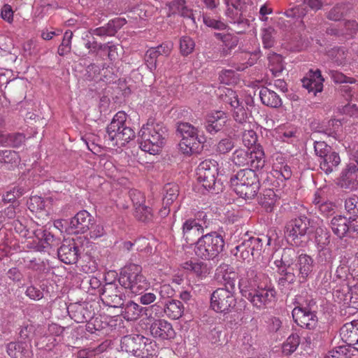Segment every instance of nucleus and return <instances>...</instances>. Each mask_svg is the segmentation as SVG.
<instances>
[{
    "label": "nucleus",
    "instance_id": "1",
    "mask_svg": "<svg viewBox=\"0 0 358 358\" xmlns=\"http://www.w3.org/2000/svg\"><path fill=\"white\" fill-rule=\"evenodd\" d=\"M238 288L241 295L257 310L271 308L276 301L277 292L270 278L255 266L241 274Z\"/></svg>",
    "mask_w": 358,
    "mask_h": 358
},
{
    "label": "nucleus",
    "instance_id": "2",
    "mask_svg": "<svg viewBox=\"0 0 358 358\" xmlns=\"http://www.w3.org/2000/svg\"><path fill=\"white\" fill-rule=\"evenodd\" d=\"M54 236L36 222L27 220L24 224V247L36 251H44L53 245Z\"/></svg>",
    "mask_w": 358,
    "mask_h": 358
},
{
    "label": "nucleus",
    "instance_id": "3",
    "mask_svg": "<svg viewBox=\"0 0 358 358\" xmlns=\"http://www.w3.org/2000/svg\"><path fill=\"white\" fill-rule=\"evenodd\" d=\"M231 187L241 198L254 199L259 189V181L255 169H245L238 171L230 179Z\"/></svg>",
    "mask_w": 358,
    "mask_h": 358
},
{
    "label": "nucleus",
    "instance_id": "4",
    "mask_svg": "<svg viewBox=\"0 0 358 358\" xmlns=\"http://www.w3.org/2000/svg\"><path fill=\"white\" fill-rule=\"evenodd\" d=\"M127 115L117 112L106 128L108 141L113 146L122 147L135 137L134 131L127 125Z\"/></svg>",
    "mask_w": 358,
    "mask_h": 358
},
{
    "label": "nucleus",
    "instance_id": "5",
    "mask_svg": "<svg viewBox=\"0 0 358 358\" xmlns=\"http://www.w3.org/2000/svg\"><path fill=\"white\" fill-rule=\"evenodd\" d=\"M118 281L122 288L135 295L141 294L150 287L149 281L142 274L141 266L134 264L122 270Z\"/></svg>",
    "mask_w": 358,
    "mask_h": 358
},
{
    "label": "nucleus",
    "instance_id": "6",
    "mask_svg": "<svg viewBox=\"0 0 358 358\" xmlns=\"http://www.w3.org/2000/svg\"><path fill=\"white\" fill-rule=\"evenodd\" d=\"M165 132L157 123H147L140 130V148L152 155L157 154L165 143Z\"/></svg>",
    "mask_w": 358,
    "mask_h": 358
},
{
    "label": "nucleus",
    "instance_id": "7",
    "mask_svg": "<svg viewBox=\"0 0 358 358\" xmlns=\"http://www.w3.org/2000/svg\"><path fill=\"white\" fill-rule=\"evenodd\" d=\"M224 240L215 231L201 236L195 243L194 252L203 260L213 259L223 250Z\"/></svg>",
    "mask_w": 358,
    "mask_h": 358
},
{
    "label": "nucleus",
    "instance_id": "8",
    "mask_svg": "<svg viewBox=\"0 0 358 358\" xmlns=\"http://www.w3.org/2000/svg\"><path fill=\"white\" fill-rule=\"evenodd\" d=\"M351 281L337 285L333 292L334 297L338 302H343L355 309L358 308V268L352 270Z\"/></svg>",
    "mask_w": 358,
    "mask_h": 358
},
{
    "label": "nucleus",
    "instance_id": "9",
    "mask_svg": "<svg viewBox=\"0 0 358 358\" xmlns=\"http://www.w3.org/2000/svg\"><path fill=\"white\" fill-rule=\"evenodd\" d=\"M231 159L237 166H249L252 170L262 169L265 164L264 152L259 148L254 150L238 148L233 152Z\"/></svg>",
    "mask_w": 358,
    "mask_h": 358
},
{
    "label": "nucleus",
    "instance_id": "10",
    "mask_svg": "<svg viewBox=\"0 0 358 358\" xmlns=\"http://www.w3.org/2000/svg\"><path fill=\"white\" fill-rule=\"evenodd\" d=\"M217 94L224 103L230 106L231 110H233V117L236 122L243 123L245 121L246 111L235 91L222 87L218 88Z\"/></svg>",
    "mask_w": 358,
    "mask_h": 358
},
{
    "label": "nucleus",
    "instance_id": "11",
    "mask_svg": "<svg viewBox=\"0 0 358 358\" xmlns=\"http://www.w3.org/2000/svg\"><path fill=\"white\" fill-rule=\"evenodd\" d=\"M236 303V292L225 288H217L210 296V307L217 313H227Z\"/></svg>",
    "mask_w": 358,
    "mask_h": 358
},
{
    "label": "nucleus",
    "instance_id": "12",
    "mask_svg": "<svg viewBox=\"0 0 358 358\" xmlns=\"http://www.w3.org/2000/svg\"><path fill=\"white\" fill-rule=\"evenodd\" d=\"M218 164L213 159H206L201 162L197 168L198 182L206 189H211L215 185Z\"/></svg>",
    "mask_w": 358,
    "mask_h": 358
},
{
    "label": "nucleus",
    "instance_id": "13",
    "mask_svg": "<svg viewBox=\"0 0 358 358\" xmlns=\"http://www.w3.org/2000/svg\"><path fill=\"white\" fill-rule=\"evenodd\" d=\"M124 297L125 295L122 292L121 288L113 282H106L101 294L103 303L113 308L121 307Z\"/></svg>",
    "mask_w": 358,
    "mask_h": 358
},
{
    "label": "nucleus",
    "instance_id": "14",
    "mask_svg": "<svg viewBox=\"0 0 358 358\" xmlns=\"http://www.w3.org/2000/svg\"><path fill=\"white\" fill-rule=\"evenodd\" d=\"M310 224V220L306 217L295 218L287 224V235L294 242L293 244L296 245L299 244V238L308 233Z\"/></svg>",
    "mask_w": 358,
    "mask_h": 358
},
{
    "label": "nucleus",
    "instance_id": "15",
    "mask_svg": "<svg viewBox=\"0 0 358 358\" xmlns=\"http://www.w3.org/2000/svg\"><path fill=\"white\" fill-rule=\"evenodd\" d=\"M292 317L299 326L308 329H315L317 324L315 313L306 307H295L292 310Z\"/></svg>",
    "mask_w": 358,
    "mask_h": 358
},
{
    "label": "nucleus",
    "instance_id": "16",
    "mask_svg": "<svg viewBox=\"0 0 358 358\" xmlns=\"http://www.w3.org/2000/svg\"><path fill=\"white\" fill-rule=\"evenodd\" d=\"M94 219L87 210H83L71 218L69 229L72 233L83 234L88 231Z\"/></svg>",
    "mask_w": 358,
    "mask_h": 358
},
{
    "label": "nucleus",
    "instance_id": "17",
    "mask_svg": "<svg viewBox=\"0 0 358 358\" xmlns=\"http://www.w3.org/2000/svg\"><path fill=\"white\" fill-rule=\"evenodd\" d=\"M144 336L139 334H131L124 336L121 340V349L135 357L141 358Z\"/></svg>",
    "mask_w": 358,
    "mask_h": 358
},
{
    "label": "nucleus",
    "instance_id": "18",
    "mask_svg": "<svg viewBox=\"0 0 358 358\" xmlns=\"http://www.w3.org/2000/svg\"><path fill=\"white\" fill-rule=\"evenodd\" d=\"M238 274L229 266H220L216 273V280L223 285L221 288L236 292V282Z\"/></svg>",
    "mask_w": 358,
    "mask_h": 358
},
{
    "label": "nucleus",
    "instance_id": "19",
    "mask_svg": "<svg viewBox=\"0 0 358 358\" xmlns=\"http://www.w3.org/2000/svg\"><path fill=\"white\" fill-rule=\"evenodd\" d=\"M150 329L153 337L161 340L171 339L175 336V331L171 324L165 320L154 321Z\"/></svg>",
    "mask_w": 358,
    "mask_h": 358
},
{
    "label": "nucleus",
    "instance_id": "20",
    "mask_svg": "<svg viewBox=\"0 0 358 358\" xmlns=\"http://www.w3.org/2000/svg\"><path fill=\"white\" fill-rule=\"evenodd\" d=\"M324 78L321 75L320 70L310 71L306 77L302 79V85L309 93L312 92L315 96L317 92H320L323 89Z\"/></svg>",
    "mask_w": 358,
    "mask_h": 358
},
{
    "label": "nucleus",
    "instance_id": "21",
    "mask_svg": "<svg viewBox=\"0 0 358 358\" xmlns=\"http://www.w3.org/2000/svg\"><path fill=\"white\" fill-rule=\"evenodd\" d=\"M342 340L350 346H355L358 350V321L345 324L340 332Z\"/></svg>",
    "mask_w": 358,
    "mask_h": 358
},
{
    "label": "nucleus",
    "instance_id": "22",
    "mask_svg": "<svg viewBox=\"0 0 358 358\" xmlns=\"http://www.w3.org/2000/svg\"><path fill=\"white\" fill-rule=\"evenodd\" d=\"M57 253L59 259L66 264H75L78 259V249L73 241L63 243Z\"/></svg>",
    "mask_w": 358,
    "mask_h": 358
},
{
    "label": "nucleus",
    "instance_id": "23",
    "mask_svg": "<svg viewBox=\"0 0 358 358\" xmlns=\"http://www.w3.org/2000/svg\"><path fill=\"white\" fill-rule=\"evenodd\" d=\"M295 267L299 272V278L305 281L313 271L314 261L310 256L301 254L296 260Z\"/></svg>",
    "mask_w": 358,
    "mask_h": 358
},
{
    "label": "nucleus",
    "instance_id": "24",
    "mask_svg": "<svg viewBox=\"0 0 358 358\" xmlns=\"http://www.w3.org/2000/svg\"><path fill=\"white\" fill-rule=\"evenodd\" d=\"M182 236L187 243L194 241L203 233V227L194 219H188L182 224Z\"/></svg>",
    "mask_w": 358,
    "mask_h": 358
},
{
    "label": "nucleus",
    "instance_id": "25",
    "mask_svg": "<svg viewBox=\"0 0 358 358\" xmlns=\"http://www.w3.org/2000/svg\"><path fill=\"white\" fill-rule=\"evenodd\" d=\"M227 122V117L222 111H215L208 116L206 129L210 134L222 130Z\"/></svg>",
    "mask_w": 358,
    "mask_h": 358
},
{
    "label": "nucleus",
    "instance_id": "26",
    "mask_svg": "<svg viewBox=\"0 0 358 358\" xmlns=\"http://www.w3.org/2000/svg\"><path fill=\"white\" fill-rule=\"evenodd\" d=\"M339 185L343 188L356 189L358 187V168L355 166H349L343 173Z\"/></svg>",
    "mask_w": 358,
    "mask_h": 358
},
{
    "label": "nucleus",
    "instance_id": "27",
    "mask_svg": "<svg viewBox=\"0 0 358 358\" xmlns=\"http://www.w3.org/2000/svg\"><path fill=\"white\" fill-rule=\"evenodd\" d=\"M320 169L327 174L336 171L341 163L339 155L336 152H331L319 160Z\"/></svg>",
    "mask_w": 358,
    "mask_h": 358
},
{
    "label": "nucleus",
    "instance_id": "28",
    "mask_svg": "<svg viewBox=\"0 0 358 358\" xmlns=\"http://www.w3.org/2000/svg\"><path fill=\"white\" fill-rule=\"evenodd\" d=\"M164 191L166 194L163 199V204L165 207L163 210H160V213L162 216L167 215L169 213V209L167 206L171 205L178 196L179 194V187L175 183H168L164 187Z\"/></svg>",
    "mask_w": 358,
    "mask_h": 358
},
{
    "label": "nucleus",
    "instance_id": "29",
    "mask_svg": "<svg viewBox=\"0 0 358 358\" xmlns=\"http://www.w3.org/2000/svg\"><path fill=\"white\" fill-rule=\"evenodd\" d=\"M201 141L199 138H184L179 143V149L184 155L190 156L199 153L201 150Z\"/></svg>",
    "mask_w": 358,
    "mask_h": 358
},
{
    "label": "nucleus",
    "instance_id": "30",
    "mask_svg": "<svg viewBox=\"0 0 358 358\" xmlns=\"http://www.w3.org/2000/svg\"><path fill=\"white\" fill-rule=\"evenodd\" d=\"M182 267L195 274L198 278L203 279L210 273V268L207 264L202 262L187 261L182 264Z\"/></svg>",
    "mask_w": 358,
    "mask_h": 358
},
{
    "label": "nucleus",
    "instance_id": "31",
    "mask_svg": "<svg viewBox=\"0 0 358 358\" xmlns=\"http://www.w3.org/2000/svg\"><path fill=\"white\" fill-rule=\"evenodd\" d=\"M349 220L343 215H336L331 220V228L335 235L344 237L349 231Z\"/></svg>",
    "mask_w": 358,
    "mask_h": 358
},
{
    "label": "nucleus",
    "instance_id": "32",
    "mask_svg": "<svg viewBox=\"0 0 358 358\" xmlns=\"http://www.w3.org/2000/svg\"><path fill=\"white\" fill-rule=\"evenodd\" d=\"M259 97L262 103L267 106L278 108L282 104L280 96L274 91L267 87H262L260 90Z\"/></svg>",
    "mask_w": 358,
    "mask_h": 358
},
{
    "label": "nucleus",
    "instance_id": "33",
    "mask_svg": "<svg viewBox=\"0 0 358 358\" xmlns=\"http://www.w3.org/2000/svg\"><path fill=\"white\" fill-rule=\"evenodd\" d=\"M184 306L180 301L171 300L169 301L164 308V313L168 317L172 320L179 319L183 314Z\"/></svg>",
    "mask_w": 358,
    "mask_h": 358
},
{
    "label": "nucleus",
    "instance_id": "34",
    "mask_svg": "<svg viewBox=\"0 0 358 358\" xmlns=\"http://www.w3.org/2000/svg\"><path fill=\"white\" fill-rule=\"evenodd\" d=\"M142 311V308L133 301L128 302L124 307H122L121 313L124 318L128 321L137 320Z\"/></svg>",
    "mask_w": 358,
    "mask_h": 358
},
{
    "label": "nucleus",
    "instance_id": "35",
    "mask_svg": "<svg viewBox=\"0 0 358 358\" xmlns=\"http://www.w3.org/2000/svg\"><path fill=\"white\" fill-rule=\"evenodd\" d=\"M251 241L250 238L243 240L241 243L236 245L234 249L232 250L231 252L238 259L245 260L252 256V249L250 248Z\"/></svg>",
    "mask_w": 358,
    "mask_h": 358
},
{
    "label": "nucleus",
    "instance_id": "36",
    "mask_svg": "<svg viewBox=\"0 0 358 358\" xmlns=\"http://www.w3.org/2000/svg\"><path fill=\"white\" fill-rule=\"evenodd\" d=\"M277 201V196L274 191L269 189L264 191L262 196L260 198L259 204L267 211H273L275 203Z\"/></svg>",
    "mask_w": 358,
    "mask_h": 358
},
{
    "label": "nucleus",
    "instance_id": "37",
    "mask_svg": "<svg viewBox=\"0 0 358 358\" xmlns=\"http://www.w3.org/2000/svg\"><path fill=\"white\" fill-rule=\"evenodd\" d=\"M268 68L274 76H278L283 70L282 57L280 55L272 53L268 55Z\"/></svg>",
    "mask_w": 358,
    "mask_h": 358
},
{
    "label": "nucleus",
    "instance_id": "38",
    "mask_svg": "<svg viewBox=\"0 0 358 358\" xmlns=\"http://www.w3.org/2000/svg\"><path fill=\"white\" fill-rule=\"evenodd\" d=\"M300 343V337L297 334H292L284 342L282 350L285 355H289L296 351Z\"/></svg>",
    "mask_w": 358,
    "mask_h": 358
},
{
    "label": "nucleus",
    "instance_id": "39",
    "mask_svg": "<svg viewBox=\"0 0 358 358\" xmlns=\"http://www.w3.org/2000/svg\"><path fill=\"white\" fill-rule=\"evenodd\" d=\"M22 136L20 134L15 135H8V134L0 131V145H11L13 147H19L21 145Z\"/></svg>",
    "mask_w": 358,
    "mask_h": 358
},
{
    "label": "nucleus",
    "instance_id": "40",
    "mask_svg": "<svg viewBox=\"0 0 358 358\" xmlns=\"http://www.w3.org/2000/svg\"><path fill=\"white\" fill-rule=\"evenodd\" d=\"M178 131L181 134L182 138H199L197 128L188 122L179 123L178 125Z\"/></svg>",
    "mask_w": 358,
    "mask_h": 358
},
{
    "label": "nucleus",
    "instance_id": "41",
    "mask_svg": "<svg viewBox=\"0 0 358 358\" xmlns=\"http://www.w3.org/2000/svg\"><path fill=\"white\" fill-rule=\"evenodd\" d=\"M73 36V32L71 30H66L64 32L62 43L59 46L57 50V52L60 56H64L71 52Z\"/></svg>",
    "mask_w": 358,
    "mask_h": 358
},
{
    "label": "nucleus",
    "instance_id": "42",
    "mask_svg": "<svg viewBox=\"0 0 358 358\" xmlns=\"http://www.w3.org/2000/svg\"><path fill=\"white\" fill-rule=\"evenodd\" d=\"M315 242L321 249H323L329 243L330 235L327 229L321 227L316 229Z\"/></svg>",
    "mask_w": 358,
    "mask_h": 358
},
{
    "label": "nucleus",
    "instance_id": "43",
    "mask_svg": "<svg viewBox=\"0 0 358 358\" xmlns=\"http://www.w3.org/2000/svg\"><path fill=\"white\" fill-rule=\"evenodd\" d=\"M347 9L345 4L338 3L334 6L328 13L327 17L329 20L338 21L343 18L346 13Z\"/></svg>",
    "mask_w": 358,
    "mask_h": 358
},
{
    "label": "nucleus",
    "instance_id": "44",
    "mask_svg": "<svg viewBox=\"0 0 358 358\" xmlns=\"http://www.w3.org/2000/svg\"><path fill=\"white\" fill-rule=\"evenodd\" d=\"M275 31L273 28L269 27L262 30V43L265 48H272L275 44Z\"/></svg>",
    "mask_w": 358,
    "mask_h": 358
},
{
    "label": "nucleus",
    "instance_id": "45",
    "mask_svg": "<svg viewBox=\"0 0 358 358\" xmlns=\"http://www.w3.org/2000/svg\"><path fill=\"white\" fill-rule=\"evenodd\" d=\"M157 344L150 338L144 336L143 346L142 347L141 358H146L155 355Z\"/></svg>",
    "mask_w": 358,
    "mask_h": 358
},
{
    "label": "nucleus",
    "instance_id": "46",
    "mask_svg": "<svg viewBox=\"0 0 358 358\" xmlns=\"http://www.w3.org/2000/svg\"><path fill=\"white\" fill-rule=\"evenodd\" d=\"M329 76L331 78V80L335 83L338 84H343V83H350L353 84L357 83V80L352 77H348L343 73L335 71V70H331L329 71Z\"/></svg>",
    "mask_w": 358,
    "mask_h": 358
},
{
    "label": "nucleus",
    "instance_id": "47",
    "mask_svg": "<svg viewBox=\"0 0 358 358\" xmlns=\"http://www.w3.org/2000/svg\"><path fill=\"white\" fill-rule=\"evenodd\" d=\"M195 47L194 41L189 36H183L180 40V52L184 56L191 54Z\"/></svg>",
    "mask_w": 358,
    "mask_h": 358
},
{
    "label": "nucleus",
    "instance_id": "48",
    "mask_svg": "<svg viewBox=\"0 0 358 358\" xmlns=\"http://www.w3.org/2000/svg\"><path fill=\"white\" fill-rule=\"evenodd\" d=\"M242 141L245 147L248 150L256 145L257 142V135L252 129L245 130L242 135Z\"/></svg>",
    "mask_w": 358,
    "mask_h": 358
},
{
    "label": "nucleus",
    "instance_id": "49",
    "mask_svg": "<svg viewBox=\"0 0 358 358\" xmlns=\"http://www.w3.org/2000/svg\"><path fill=\"white\" fill-rule=\"evenodd\" d=\"M134 210V215L138 220L148 222L152 220V213L150 208L144 205L137 207Z\"/></svg>",
    "mask_w": 358,
    "mask_h": 358
},
{
    "label": "nucleus",
    "instance_id": "50",
    "mask_svg": "<svg viewBox=\"0 0 358 358\" xmlns=\"http://www.w3.org/2000/svg\"><path fill=\"white\" fill-rule=\"evenodd\" d=\"M234 147V141L230 138H225L218 142L215 151L220 155H224L229 152Z\"/></svg>",
    "mask_w": 358,
    "mask_h": 358
},
{
    "label": "nucleus",
    "instance_id": "51",
    "mask_svg": "<svg viewBox=\"0 0 358 358\" xmlns=\"http://www.w3.org/2000/svg\"><path fill=\"white\" fill-rule=\"evenodd\" d=\"M203 22L208 27L217 30H224L227 27V24L221 20L214 19L209 15H203Z\"/></svg>",
    "mask_w": 358,
    "mask_h": 358
},
{
    "label": "nucleus",
    "instance_id": "52",
    "mask_svg": "<svg viewBox=\"0 0 358 358\" xmlns=\"http://www.w3.org/2000/svg\"><path fill=\"white\" fill-rule=\"evenodd\" d=\"M7 352L11 358H22V344L20 342L9 343Z\"/></svg>",
    "mask_w": 358,
    "mask_h": 358
},
{
    "label": "nucleus",
    "instance_id": "53",
    "mask_svg": "<svg viewBox=\"0 0 358 358\" xmlns=\"http://www.w3.org/2000/svg\"><path fill=\"white\" fill-rule=\"evenodd\" d=\"M20 159L18 152L15 150H0V162L1 163H15Z\"/></svg>",
    "mask_w": 358,
    "mask_h": 358
},
{
    "label": "nucleus",
    "instance_id": "54",
    "mask_svg": "<svg viewBox=\"0 0 358 358\" xmlns=\"http://www.w3.org/2000/svg\"><path fill=\"white\" fill-rule=\"evenodd\" d=\"M219 80L225 85H231L236 82V73L233 70H223L219 75Z\"/></svg>",
    "mask_w": 358,
    "mask_h": 358
},
{
    "label": "nucleus",
    "instance_id": "55",
    "mask_svg": "<svg viewBox=\"0 0 358 358\" xmlns=\"http://www.w3.org/2000/svg\"><path fill=\"white\" fill-rule=\"evenodd\" d=\"M328 54L337 65H342L346 59V55L344 50L340 48H333L329 51Z\"/></svg>",
    "mask_w": 358,
    "mask_h": 358
},
{
    "label": "nucleus",
    "instance_id": "56",
    "mask_svg": "<svg viewBox=\"0 0 358 358\" xmlns=\"http://www.w3.org/2000/svg\"><path fill=\"white\" fill-rule=\"evenodd\" d=\"M27 207L32 213L38 212L44 208V202L43 199L38 196H33L30 197L27 201Z\"/></svg>",
    "mask_w": 358,
    "mask_h": 358
},
{
    "label": "nucleus",
    "instance_id": "57",
    "mask_svg": "<svg viewBox=\"0 0 358 358\" xmlns=\"http://www.w3.org/2000/svg\"><path fill=\"white\" fill-rule=\"evenodd\" d=\"M129 196L133 202L134 209L137 207L144 206L145 197L141 192L137 189H131L129 192Z\"/></svg>",
    "mask_w": 358,
    "mask_h": 358
},
{
    "label": "nucleus",
    "instance_id": "58",
    "mask_svg": "<svg viewBox=\"0 0 358 358\" xmlns=\"http://www.w3.org/2000/svg\"><path fill=\"white\" fill-rule=\"evenodd\" d=\"M159 56L155 48H150L145 54V62L148 67L152 70L157 67V59Z\"/></svg>",
    "mask_w": 358,
    "mask_h": 358
},
{
    "label": "nucleus",
    "instance_id": "59",
    "mask_svg": "<svg viewBox=\"0 0 358 358\" xmlns=\"http://www.w3.org/2000/svg\"><path fill=\"white\" fill-rule=\"evenodd\" d=\"M114 29H110L109 24L107 23L103 27L96 29H91L89 33L92 35H96L100 37L103 36H114Z\"/></svg>",
    "mask_w": 358,
    "mask_h": 358
},
{
    "label": "nucleus",
    "instance_id": "60",
    "mask_svg": "<svg viewBox=\"0 0 358 358\" xmlns=\"http://www.w3.org/2000/svg\"><path fill=\"white\" fill-rule=\"evenodd\" d=\"M277 133L283 141H288L295 136L296 129L292 127H280L277 129Z\"/></svg>",
    "mask_w": 358,
    "mask_h": 358
},
{
    "label": "nucleus",
    "instance_id": "61",
    "mask_svg": "<svg viewBox=\"0 0 358 358\" xmlns=\"http://www.w3.org/2000/svg\"><path fill=\"white\" fill-rule=\"evenodd\" d=\"M314 149L320 159L331 152V148L324 141H316L314 145Z\"/></svg>",
    "mask_w": 358,
    "mask_h": 358
},
{
    "label": "nucleus",
    "instance_id": "62",
    "mask_svg": "<svg viewBox=\"0 0 358 358\" xmlns=\"http://www.w3.org/2000/svg\"><path fill=\"white\" fill-rule=\"evenodd\" d=\"M226 15L231 19V22H242V9H236L231 6H227V9L226 10Z\"/></svg>",
    "mask_w": 358,
    "mask_h": 358
},
{
    "label": "nucleus",
    "instance_id": "63",
    "mask_svg": "<svg viewBox=\"0 0 358 358\" xmlns=\"http://www.w3.org/2000/svg\"><path fill=\"white\" fill-rule=\"evenodd\" d=\"M345 208L346 210L352 214L358 213V196L353 195L345 200Z\"/></svg>",
    "mask_w": 358,
    "mask_h": 358
},
{
    "label": "nucleus",
    "instance_id": "64",
    "mask_svg": "<svg viewBox=\"0 0 358 358\" xmlns=\"http://www.w3.org/2000/svg\"><path fill=\"white\" fill-rule=\"evenodd\" d=\"M325 358H350L347 352V349L344 346H339L336 350H333L327 355Z\"/></svg>",
    "mask_w": 358,
    "mask_h": 358
}]
</instances>
